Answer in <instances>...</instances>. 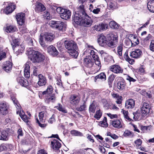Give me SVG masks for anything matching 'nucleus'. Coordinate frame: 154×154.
Listing matches in <instances>:
<instances>
[{
	"mask_svg": "<svg viewBox=\"0 0 154 154\" xmlns=\"http://www.w3.org/2000/svg\"><path fill=\"white\" fill-rule=\"evenodd\" d=\"M73 20L76 24L85 27H89L93 23L91 18L86 14L80 15L79 16V14L78 12L74 14Z\"/></svg>",
	"mask_w": 154,
	"mask_h": 154,
	"instance_id": "f257e3e1",
	"label": "nucleus"
},
{
	"mask_svg": "<svg viewBox=\"0 0 154 154\" xmlns=\"http://www.w3.org/2000/svg\"><path fill=\"white\" fill-rule=\"evenodd\" d=\"M29 58L33 62H41L45 59V56L41 53L30 49L29 51Z\"/></svg>",
	"mask_w": 154,
	"mask_h": 154,
	"instance_id": "f03ea898",
	"label": "nucleus"
},
{
	"mask_svg": "<svg viewBox=\"0 0 154 154\" xmlns=\"http://www.w3.org/2000/svg\"><path fill=\"white\" fill-rule=\"evenodd\" d=\"M16 94H12L11 95V99L18 110L17 111V114L19 113L20 116L23 120L26 122H28L29 121L28 117L25 115L23 111H21V108L20 107V105L18 102L17 100L15 98Z\"/></svg>",
	"mask_w": 154,
	"mask_h": 154,
	"instance_id": "7ed1b4c3",
	"label": "nucleus"
},
{
	"mask_svg": "<svg viewBox=\"0 0 154 154\" xmlns=\"http://www.w3.org/2000/svg\"><path fill=\"white\" fill-rule=\"evenodd\" d=\"M106 46L113 48L116 46L118 42V36L116 33H110L107 35Z\"/></svg>",
	"mask_w": 154,
	"mask_h": 154,
	"instance_id": "20e7f679",
	"label": "nucleus"
},
{
	"mask_svg": "<svg viewBox=\"0 0 154 154\" xmlns=\"http://www.w3.org/2000/svg\"><path fill=\"white\" fill-rule=\"evenodd\" d=\"M54 38V35L52 33H46L44 34H41L39 39L40 44L43 47H46L45 42H51Z\"/></svg>",
	"mask_w": 154,
	"mask_h": 154,
	"instance_id": "39448f33",
	"label": "nucleus"
},
{
	"mask_svg": "<svg viewBox=\"0 0 154 154\" xmlns=\"http://www.w3.org/2000/svg\"><path fill=\"white\" fill-rule=\"evenodd\" d=\"M152 111L151 106L147 102H144L142 103L140 107V115L142 117L146 116Z\"/></svg>",
	"mask_w": 154,
	"mask_h": 154,
	"instance_id": "423d86ee",
	"label": "nucleus"
},
{
	"mask_svg": "<svg viewBox=\"0 0 154 154\" xmlns=\"http://www.w3.org/2000/svg\"><path fill=\"white\" fill-rule=\"evenodd\" d=\"M49 24L51 27L58 29L59 30H62L65 27V24L60 21H52L50 22Z\"/></svg>",
	"mask_w": 154,
	"mask_h": 154,
	"instance_id": "0eeeda50",
	"label": "nucleus"
},
{
	"mask_svg": "<svg viewBox=\"0 0 154 154\" xmlns=\"http://www.w3.org/2000/svg\"><path fill=\"white\" fill-rule=\"evenodd\" d=\"M45 112H42L39 113L38 117L39 120L36 118V123L38 124L39 126L43 128L45 127L47 125L45 124Z\"/></svg>",
	"mask_w": 154,
	"mask_h": 154,
	"instance_id": "6e6552de",
	"label": "nucleus"
},
{
	"mask_svg": "<svg viewBox=\"0 0 154 154\" xmlns=\"http://www.w3.org/2000/svg\"><path fill=\"white\" fill-rule=\"evenodd\" d=\"M65 48L68 50V51L73 49H76L77 48L76 43L73 40H66L64 41Z\"/></svg>",
	"mask_w": 154,
	"mask_h": 154,
	"instance_id": "1a4fd4ad",
	"label": "nucleus"
},
{
	"mask_svg": "<svg viewBox=\"0 0 154 154\" xmlns=\"http://www.w3.org/2000/svg\"><path fill=\"white\" fill-rule=\"evenodd\" d=\"M16 6L13 3H9L8 6L5 9H2L1 12L3 13L6 14H8L11 13L15 9Z\"/></svg>",
	"mask_w": 154,
	"mask_h": 154,
	"instance_id": "9d476101",
	"label": "nucleus"
},
{
	"mask_svg": "<svg viewBox=\"0 0 154 154\" xmlns=\"http://www.w3.org/2000/svg\"><path fill=\"white\" fill-rule=\"evenodd\" d=\"M1 66L6 72H9L12 69V64L10 61H7L1 63Z\"/></svg>",
	"mask_w": 154,
	"mask_h": 154,
	"instance_id": "9b49d317",
	"label": "nucleus"
},
{
	"mask_svg": "<svg viewBox=\"0 0 154 154\" xmlns=\"http://www.w3.org/2000/svg\"><path fill=\"white\" fill-rule=\"evenodd\" d=\"M107 24L103 23L95 24L92 28L93 29L97 31H103L107 28Z\"/></svg>",
	"mask_w": 154,
	"mask_h": 154,
	"instance_id": "f8f14e48",
	"label": "nucleus"
},
{
	"mask_svg": "<svg viewBox=\"0 0 154 154\" xmlns=\"http://www.w3.org/2000/svg\"><path fill=\"white\" fill-rule=\"evenodd\" d=\"M109 69L110 71L116 74L122 73L123 72L122 68L119 65H117L111 66Z\"/></svg>",
	"mask_w": 154,
	"mask_h": 154,
	"instance_id": "ddd939ff",
	"label": "nucleus"
},
{
	"mask_svg": "<svg viewBox=\"0 0 154 154\" xmlns=\"http://www.w3.org/2000/svg\"><path fill=\"white\" fill-rule=\"evenodd\" d=\"M84 64L86 66L91 68L94 64V62L91 56H87L84 59Z\"/></svg>",
	"mask_w": 154,
	"mask_h": 154,
	"instance_id": "4468645a",
	"label": "nucleus"
},
{
	"mask_svg": "<svg viewBox=\"0 0 154 154\" xmlns=\"http://www.w3.org/2000/svg\"><path fill=\"white\" fill-rule=\"evenodd\" d=\"M122 120L121 119H114L111 122V124L113 127L117 128L122 127Z\"/></svg>",
	"mask_w": 154,
	"mask_h": 154,
	"instance_id": "2eb2a0df",
	"label": "nucleus"
},
{
	"mask_svg": "<svg viewBox=\"0 0 154 154\" xmlns=\"http://www.w3.org/2000/svg\"><path fill=\"white\" fill-rule=\"evenodd\" d=\"M25 15L23 13H18L16 16V18L18 23L20 25H23L24 22Z\"/></svg>",
	"mask_w": 154,
	"mask_h": 154,
	"instance_id": "dca6fc26",
	"label": "nucleus"
},
{
	"mask_svg": "<svg viewBox=\"0 0 154 154\" xmlns=\"http://www.w3.org/2000/svg\"><path fill=\"white\" fill-rule=\"evenodd\" d=\"M79 97L76 95H72L70 97V101L71 104L73 105H76L80 101Z\"/></svg>",
	"mask_w": 154,
	"mask_h": 154,
	"instance_id": "f3484780",
	"label": "nucleus"
},
{
	"mask_svg": "<svg viewBox=\"0 0 154 154\" xmlns=\"http://www.w3.org/2000/svg\"><path fill=\"white\" fill-rule=\"evenodd\" d=\"M142 54L140 49H136L131 52L130 56L133 58H137L140 57Z\"/></svg>",
	"mask_w": 154,
	"mask_h": 154,
	"instance_id": "a211bd4d",
	"label": "nucleus"
},
{
	"mask_svg": "<svg viewBox=\"0 0 154 154\" xmlns=\"http://www.w3.org/2000/svg\"><path fill=\"white\" fill-rule=\"evenodd\" d=\"M31 65V63L29 62H27L25 64L24 74L26 78H29L30 76V68Z\"/></svg>",
	"mask_w": 154,
	"mask_h": 154,
	"instance_id": "6ab92c4d",
	"label": "nucleus"
},
{
	"mask_svg": "<svg viewBox=\"0 0 154 154\" xmlns=\"http://www.w3.org/2000/svg\"><path fill=\"white\" fill-rule=\"evenodd\" d=\"M38 84L39 86H42L45 85L47 82V80L46 77L41 74L38 75Z\"/></svg>",
	"mask_w": 154,
	"mask_h": 154,
	"instance_id": "aec40b11",
	"label": "nucleus"
},
{
	"mask_svg": "<svg viewBox=\"0 0 154 154\" xmlns=\"http://www.w3.org/2000/svg\"><path fill=\"white\" fill-rule=\"evenodd\" d=\"M107 41L106 37L103 35H100L98 39L99 45L103 47L106 46Z\"/></svg>",
	"mask_w": 154,
	"mask_h": 154,
	"instance_id": "412c9836",
	"label": "nucleus"
},
{
	"mask_svg": "<svg viewBox=\"0 0 154 154\" xmlns=\"http://www.w3.org/2000/svg\"><path fill=\"white\" fill-rule=\"evenodd\" d=\"M8 107L5 103H2L0 104V113L4 115L8 113Z\"/></svg>",
	"mask_w": 154,
	"mask_h": 154,
	"instance_id": "4be33fe9",
	"label": "nucleus"
},
{
	"mask_svg": "<svg viewBox=\"0 0 154 154\" xmlns=\"http://www.w3.org/2000/svg\"><path fill=\"white\" fill-rule=\"evenodd\" d=\"M51 147L54 150H57L61 146V143L56 140H54L51 142Z\"/></svg>",
	"mask_w": 154,
	"mask_h": 154,
	"instance_id": "5701e85b",
	"label": "nucleus"
},
{
	"mask_svg": "<svg viewBox=\"0 0 154 154\" xmlns=\"http://www.w3.org/2000/svg\"><path fill=\"white\" fill-rule=\"evenodd\" d=\"M44 95L45 101L47 103L50 102H53L55 99V95L53 94H45Z\"/></svg>",
	"mask_w": 154,
	"mask_h": 154,
	"instance_id": "b1692460",
	"label": "nucleus"
},
{
	"mask_svg": "<svg viewBox=\"0 0 154 154\" xmlns=\"http://www.w3.org/2000/svg\"><path fill=\"white\" fill-rule=\"evenodd\" d=\"M17 81L22 86L26 87L28 85V81L23 77H18L17 79Z\"/></svg>",
	"mask_w": 154,
	"mask_h": 154,
	"instance_id": "393cba45",
	"label": "nucleus"
},
{
	"mask_svg": "<svg viewBox=\"0 0 154 154\" xmlns=\"http://www.w3.org/2000/svg\"><path fill=\"white\" fill-rule=\"evenodd\" d=\"M8 132L6 130H0V140L6 141L8 140Z\"/></svg>",
	"mask_w": 154,
	"mask_h": 154,
	"instance_id": "a878e982",
	"label": "nucleus"
},
{
	"mask_svg": "<svg viewBox=\"0 0 154 154\" xmlns=\"http://www.w3.org/2000/svg\"><path fill=\"white\" fill-rule=\"evenodd\" d=\"M47 49L48 53L51 55L55 56L58 54V51L55 48L53 45L49 46L47 48Z\"/></svg>",
	"mask_w": 154,
	"mask_h": 154,
	"instance_id": "bb28decb",
	"label": "nucleus"
},
{
	"mask_svg": "<svg viewBox=\"0 0 154 154\" xmlns=\"http://www.w3.org/2000/svg\"><path fill=\"white\" fill-rule=\"evenodd\" d=\"M135 105V101L132 99H130L125 103V107L127 109H132Z\"/></svg>",
	"mask_w": 154,
	"mask_h": 154,
	"instance_id": "cd10ccee",
	"label": "nucleus"
},
{
	"mask_svg": "<svg viewBox=\"0 0 154 154\" xmlns=\"http://www.w3.org/2000/svg\"><path fill=\"white\" fill-rule=\"evenodd\" d=\"M13 49L14 51H16V54L18 55L20 53H23L24 51L25 48L23 45H18Z\"/></svg>",
	"mask_w": 154,
	"mask_h": 154,
	"instance_id": "c85d7f7f",
	"label": "nucleus"
},
{
	"mask_svg": "<svg viewBox=\"0 0 154 154\" xmlns=\"http://www.w3.org/2000/svg\"><path fill=\"white\" fill-rule=\"evenodd\" d=\"M16 27L13 25H6V27L5 29V31L7 32L12 33L16 30Z\"/></svg>",
	"mask_w": 154,
	"mask_h": 154,
	"instance_id": "c756f323",
	"label": "nucleus"
},
{
	"mask_svg": "<svg viewBox=\"0 0 154 154\" xmlns=\"http://www.w3.org/2000/svg\"><path fill=\"white\" fill-rule=\"evenodd\" d=\"M71 12L70 10L67 9L63 14L61 15V18L65 20H67L69 19L71 16Z\"/></svg>",
	"mask_w": 154,
	"mask_h": 154,
	"instance_id": "7c9ffc66",
	"label": "nucleus"
},
{
	"mask_svg": "<svg viewBox=\"0 0 154 154\" xmlns=\"http://www.w3.org/2000/svg\"><path fill=\"white\" fill-rule=\"evenodd\" d=\"M147 8L150 12L154 13V0H150L148 2Z\"/></svg>",
	"mask_w": 154,
	"mask_h": 154,
	"instance_id": "2f4dec72",
	"label": "nucleus"
},
{
	"mask_svg": "<svg viewBox=\"0 0 154 154\" xmlns=\"http://www.w3.org/2000/svg\"><path fill=\"white\" fill-rule=\"evenodd\" d=\"M45 9V8L42 4L38 3L36 6L35 11L37 12H39L44 11Z\"/></svg>",
	"mask_w": 154,
	"mask_h": 154,
	"instance_id": "473e14b6",
	"label": "nucleus"
},
{
	"mask_svg": "<svg viewBox=\"0 0 154 154\" xmlns=\"http://www.w3.org/2000/svg\"><path fill=\"white\" fill-rule=\"evenodd\" d=\"M53 88L52 86L51 85H49L47 87V88L46 91L42 92V94L43 95H44L45 94H52L53 92Z\"/></svg>",
	"mask_w": 154,
	"mask_h": 154,
	"instance_id": "72a5a7b5",
	"label": "nucleus"
},
{
	"mask_svg": "<svg viewBox=\"0 0 154 154\" xmlns=\"http://www.w3.org/2000/svg\"><path fill=\"white\" fill-rule=\"evenodd\" d=\"M124 44L126 48H129L132 46L133 43L132 41H131L129 38H126L124 40Z\"/></svg>",
	"mask_w": 154,
	"mask_h": 154,
	"instance_id": "f704fd0d",
	"label": "nucleus"
},
{
	"mask_svg": "<svg viewBox=\"0 0 154 154\" xmlns=\"http://www.w3.org/2000/svg\"><path fill=\"white\" fill-rule=\"evenodd\" d=\"M124 57L125 59L127 61H128L129 63L131 64H132L134 62V60L130 59L128 56V51H126L125 52L124 55Z\"/></svg>",
	"mask_w": 154,
	"mask_h": 154,
	"instance_id": "c9c22d12",
	"label": "nucleus"
},
{
	"mask_svg": "<svg viewBox=\"0 0 154 154\" xmlns=\"http://www.w3.org/2000/svg\"><path fill=\"white\" fill-rule=\"evenodd\" d=\"M78 10L79 11H77L76 12H78L79 14V15H81V14L83 15L86 14L84 11V5H80L78 8Z\"/></svg>",
	"mask_w": 154,
	"mask_h": 154,
	"instance_id": "e433bc0d",
	"label": "nucleus"
},
{
	"mask_svg": "<svg viewBox=\"0 0 154 154\" xmlns=\"http://www.w3.org/2000/svg\"><path fill=\"white\" fill-rule=\"evenodd\" d=\"M99 125L101 127H106L108 126V124L107 123V120L106 117H104L103 120L100 121L99 123Z\"/></svg>",
	"mask_w": 154,
	"mask_h": 154,
	"instance_id": "4c0bfd02",
	"label": "nucleus"
},
{
	"mask_svg": "<svg viewBox=\"0 0 154 154\" xmlns=\"http://www.w3.org/2000/svg\"><path fill=\"white\" fill-rule=\"evenodd\" d=\"M69 54L75 58H76L78 55V53L75 49H73L68 51Z\"/></svg>",
	"mask_w": 154,
	"mask_h": 154,
	"instance_id": "58836bf2",
	"label": "nucleus"
},
{
	"mask_svg": "<svg viewBox=\"0 0 154 154\" xmlns=\"http://www.w3.org/2000/svg\"><path fill=\"white\" fill-rule=\"evenodd\" d=\"M97 106L93 103L90 105L89 107V111L90 113H94Z\"/></svg>",
	"mask_w": 154,
	"mask_h": 154,
	"instance_id": "ea45409f",
	"label": "nucleus"
},
{
	"mask_svg": "<svg viewBox=\"0 0 154 154\" xmlns=\"http://www.w3.org/2000/svg\"><path fill=\"white\" fill-rule=\"evenodd\" d=\"M125 85L122 81L118 82L117 83V87L120 90H122L125 88Z\"/></svg>",
	"mask_w": 154,
	"mask_h": 154,
	"instance_id": "a19ab883",
	"label": "nucleus"
},
{
	"mask_svg": "<svg viewBox=\"0 0 154 154\" xmlns=\"http://www.w3.org/2000/svg\"><path fill=\"white\" fill-rule=\"evenodd\" d=\"M98 79L105 80L106 79L105 74L104 73H101L100 74L96 76L95 77V82H96V80Z\"/></svg>",
	"mask_w": 154,
	"mask_h": 154,
	"instance_id": "79ce46f5",
	"label": "nucleus"
},
{
	"mask_svg": "<svg viewBox=\"0 0 154 154\" xmlns=\"http://www.w3.org/2000/svg\"><path fill=\"white\" fill-rule=\"evenodd\" d=\"M123 47L122 44H120L117 47V54L120 56H122Z\"/></svg>",
	"mask_w": 154,
	"mask_h": 154,
	"instance_id": "37998d69",
	"label": "nucleus"
},
{
	"mask_svg": "<svg viewBox=\"0 0 154 154\" xmlns=\"http://www.w3.org/2000/svg\"><path fill=\"white\" fill-rule=\"evenodd\" d=\"M108 7L112 9H115L117 8V3L114 1L110 2L109 3Z\"/></svg>",
	"mask_w": 154,
	"mask_h": 154,
	"instance_id": "c03bdc74",
	"label": "nucleus"
},
{
	"mask_svg": "<svg viewBox=\"0 0 154 154\" xmlns=\"http://www.w3.org/2000/svg\"><path fill=\"white\" fill-rule=\"evenodd\" d=\"M56 107L59 111H61L63 113H66L67 112V111L60 103L58 104V105L56 106Z\"/></svg>",
	"mask_w": 154,
	"mask_h": 154,
	"instance_id": "a18cd8bd",
	"label": "nucleus"
},
{
	"mask_svg": "<svg viewBox=\"0 0 154 154\" xmlns=\"http://www.w3.org/2000/svg\"><path fill=\"white\" fill-rule=\"evenodd\" d=\"M71 134L75 136H82L83 134L77 131L73 130L71 131Z\"/></svg>",
	"mask_w": 154,
	"mask_h": 154,
	"instance_id": "49530a36",
	"label": "nucleus"
},
{
	"mask_svg": "<svg viewBox=\"0 0 154 154\" xmlns=\"http://www.w3.org/2000/svg\"><path fill=\"white\" fill-rule=\"evenodd\" d=\"M109 26L112 28L116 29L118 27V25L114 21H111L109 23Z\"/></svg>",
	"mask_w": 154,
	"mask_h": 154,
	"instance_id": "de8ad7c7",
	"label": "nucleus"
},
{
	"mask_svg": "<svg viewBox=\"0 0 154 154\" xmlns=\"http://www.w3.org/2000/svg\"><path fill=\"white\" fill-rule=\"evenodd\" d=\"M11 45L12 46L13 48L16 46L19 45V42L18 41V39H17L15 38H12V41L11 42Z\"/></svg>",
	"mask_w": 154,
	"mask_h": 154,
	"instance_id": "09e8293b",
	"label": "nucleus"
},
{
	"mask_svg": "<svg viewBox=\"0 0 154 154\" xmlns=\"http://www.w3.org/2000/svg\"><path fill=\"white\" fill-rule=\"evenodd\" d=\"M122 112L124 115L125 118L126 119V120H128L129 121H131V119L128 116V112L127 111L125 110H122Z\"/></svg>",
	"mask_w": 154,
	"mask_h": 154,
	"instance_id": "8fccbe9b",
	"label": "nucleus"
},
{
	"mask_svg": "<svg viewBox=\"0 0 154 154\" xmlns=\"http://www.w3.org/2000/svg\"><path fill=\"white\" fill-rule=\"evenodd\" d=\"M124 137L130 136L133 137L134 134L132 132L128 130H126L124 132L123 134Z\"/></svg>",
	"mask_w": 154,
	"mask_h": 154,
	"instance_id": "3c124183",
	"label": "nucleus"
},
{
	"mask_svg": "<svg viewBox=\"0 0 154 154\" xmlns=\"http://www.w3.org/2000/svg\"><path fill=\"white\" fill-rule=\"evenodd\" d=\"M6 57V54L5 52H3L2 48H0V61L5 58Z\"/></svg>",
	"mask_w": 154,
	"mask_h": 154,
	"instance_id": "603ef678",
	"label": "nucleus"
},
{
	"mask_svg": "<svg viewBox=\"0 0 154 154\" xmlns=\"http://www.w3.org/2000/svg\"><path fill=\"white\" fill-rule=\"evenodd\" d=\"M102 116V113L100 110L96 111V113L94 116V117L97 120H99Z\"/></svg>",
	"mask_w": 154,
	"mask_h": 154,
	"instance_id": "864d4df0",
	"label": "nucleus"
},
{
	"mask_svg": "<svg viewBox=\"0 0 154 154\" xmlns=\"http://www.w3.org/2000/svg\"><path fill=\"white\" fill-rule=\"evenodd\" d=\"M140 93L142 95L146 97L150 98L151 97V95L147 93L145 90H143L140 91Z\"/></svg>",
	"mask_w": 154,
	"mask_h": 154,
	"instance_id": "5fc2aeb1",
	"label": "nucleus"
},
{
	"mask_svg": "<svg viewBox=\"0 0 154 154\" xmlns=\"http://www.w3.org/2000/svg\"><path fill=\"white\" fill-rule=\"evenodd\" d=\"M116 75L113 74L109 76L108 78V82L110 83H112L116 77Z\"/></svg>",
	"mask_w": 154,
	"mask_h": 154,
	"instance_id": "6e6d98bb",
	"label": "nucleus"
},
{
	"mask_svg": "<svg viewBox=\"0 0 154 154\" xmlns=\"http://www.w3.org/2000/svg\"><path fill=\"white\" fill-rule=\"evenodd\" d=\"M94 60L95 64L100 68L101 66V65L99 57H97V58H94Z\"/></svg>",
	"mask_w": 154,
	"mask_h": 154,
	"instance_id": "4d7b16f0",
	"label": "nucleus"
},
{
	"mask_svg": "<svg viewBox=\"0 0 154 154\" xmlns=\"http://www.w3.org/2000/svg\"><path fill=\"white\" fill-rule=\"evenodd\" d=\"M86 108V106L85 103H84L82 105H81L79 107L77 108V110L79 111H82L85 110Z\"/></svg>",
	"mask_w": 154,
	"mask_h": 154,
	"instance_id": "13d9d810",
	"label": "nucleus"
},
{
	"mask_svg": "<svg viewBox=\"0 0 154 154\" xmlns=\"http://www.w3.org/2000/svg\"><path fill=\"white\" fill-rule=\"evenodd\" d=\"M133 40L132 41L133 42V46H134L136 45H137L139 43V41L138 39L136 38L134 36L133 37Z\"/></svg>",
	"mask_w": 154,
	"mask_h": 154,
	"instance_id": "bf43d9fd",
	"label": "nucleus"
},
{
	"mask_svg": "<svg viewBox=\"0 0 154 154\" xmlns=\"http://www.w3.org/2000/svg\"><path fill=\"white\" fill-rule=\"evenodd\" d=\"M90 54L93 59L97 58L98 56L96 55L95 52L93 50H90Z\"/></svg>",
	"mask_w": 154,
	"mask_h": 154,
	"instance_id": "052dcab7",
	"label": "nucleus"
},
{
	"mask_svg": "<svg viewBox=\"0 0 154 154\" xmlns=\"http://www.w3.org/2000/svg\"><path fill=\"white\" fill-rule=\"evenodd\" d=\"M134 115L133 118L135 120H137L139 118L140 114L138 112H136L133 113Z\"/></svg>",
	"mask_w": 154,
	"mask_h": 154,
	"instance_id": "680f3d73",
	"label": "nucleus"
},
{
	"mask_svg": "<svg viewBox=\"0 0 154 154\" xmlns=\"http://www.w3.org/2000/svg\"><path fill=\"white\" fill-rule=\"evenodd\" d=\"M6 149V144L4 143L0 145V152Z\"/></svg>",
	"mask_w": 154,
	"mask_h": 154,
	"instance_id": "e2e57ef3",
	"label": "nucleus"
},
{
	"mask_svg": "<svg viewBox=\"0 0 154 154\" xmlns=\"http://www.w3.org/2000/svg\"><path fill=\"white\" fill-rule=\"evenodd\" d=\"M33 70V75L35 76H37L38 75V69L36 66H33L32 68Z\"/></svg>",
	"mask_w": 154,
	"mask_h": 154,
	"instance_id": "0e129e2a",
	"label": "nucleus"
},
{
	"mask_svg": "<svg viewBox=\"0 0 154 154\" xmlns=\"http://www.w3.org/2000/svg\"><path fill=\"white\" fill-rule=\"evenodd\" d=\"M100 11V8H95L92 11V12L95 14H98Z\"/></svg>",
	"mask_w": 154,
	"mask_h": 154,
	"instance_id": "69168bd1",
	"label": "nucleus"
},
{
	"mask_svg": "<svg viewBox=\"0 0 154 154\" xmlns=\"http://www.w3.org/2000/svg\"><path fill=\"white\" fill-rule=\"evenodd\" d=\"M150 49L151 51H154V40H152L151 41L150 45Z\"/></svg>",
	"mask_w": 154,
	"mask_h": 154,
	"instance_id": "338daca9",
	"label": "nucleus"
},
{
	"mask_svg": "<svg viewBox=\"0 0 154 154\" xmlns=\"http://www.w3.org/2000/svg\"><path fill=\"white\" fill-rule=\"evenodd\" d=\"M37 154H47V153L45 150L41 149L38 152Z\"/></svg>",
	"mask_w": 154,
	"mask_h": 154,
	"instance_id": "774afa93",
	"label": "nucleus"
}]
</instances>
